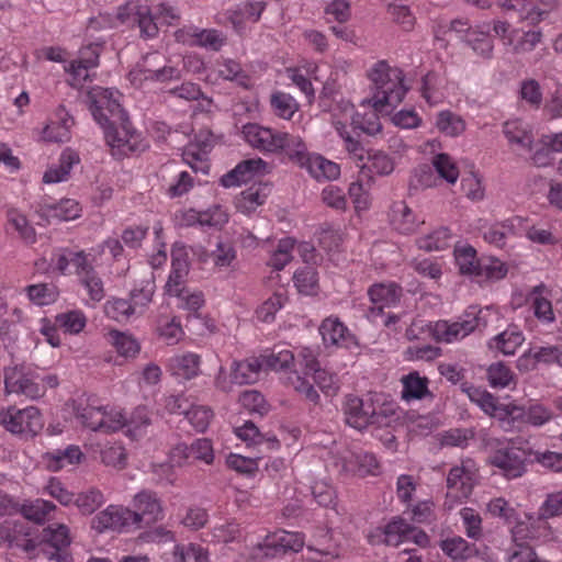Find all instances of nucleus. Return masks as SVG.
I'll list each match as a JSON object with an SVG mask.
<instances>
[{
	"instance_id": "nucleus-1",
	"label": "nucleus",
	"mask_w": 562,
	"mask_h": 562,
	"mask_svg": "<svg viewBox=\"0 0 562 562\" xmlns=\"http://www.w3.org/2000/svg\"><path fill=\"white\" fill-rule=\"evenodd\" d=\"M119 92L93 87L88 92L90 111L94 120L104 130L106 143L119 149H134L131 144L133 133L126 126V114L119 102Z\"/></svg>"
},
{
	"instance_id": "nucleus-2",
	"label": "nucleus",
	"mask_w": 562,
	"mask_h": 562,
	"mask_svg": "<svg viewBox=\"0 0 562 562\" xmlns=\"http://www.w3.org/2000/svg\"><path fill=\"white\" fill-rule=\"evenodd\" d=\"M368 77L375 88V93L364 103H372L375 109L395 108L407 91L404 86V74L400 68L391 67L385 60L375 63L368 71Z\"/></svg>"
},
{
	"instance_id": "nucleus-3",
	"label": "nucleus",
	"mask_w": 562,
	"mask_h": 562,
	"mask_svg": "<svg viewBox=\"0 0 562 562\" xmlns=\"http://www.w3.org/2000/svg\"><path fill=\"white\" fill-rule=\"evenodd\" d=\"M244 140L254 149L265 154L286 151L293 155L304 156L305 144L303 140L285 132L272 130L258 123H247L241 127Z\"/></svg>"
},
{
	"instance_id": "nucleus-4",
	"label": "nucleus",
	"mask_w": 562,
	"mask_h": 562,
	"mask_svg": "<svg viewBox=\"0 0 562 562\" xmlns=\"http://www.w3.org/2000/svg\"><path fill=\"white\" fill-rule=\"evenodd\" d=\"M71 406L82 425L93 431L111 434L123 429L127 424V417L122 411L101 405L93 396H87L86 404L74 400Z\"/></svg>"
},
{
	"instance_id": "nucleus-5",
	"label": "nucleus",
	"mask_w": 562,
	"mask_h": 562,
	"mask_svg": "<svg viewBox=\"0 0 562 562\" xmlns=\"http://www.w3.org/2000/svg\"><path fill=\"white\" fill-rule=\"evenodd\" d=\"M492 308L476 310L470 307L463 317L457 322L438 321L430 325V333L435 340L451 344L457 340L463 339L481 326H486V314L491 313Z\"/></svg>"
},
{
	"instance_id": "nucleus-6",
	"label": "nucleus",
	"mask_w": 562,
	"mask_h": 562,
	"mask_svg": "<svg viewBox=\"0 0 562 562\" xmlns=\"http://www.w3.org/2000/svg\"><path fill=\"white\" fill-rule=\"evenodd\" d=\"M0 424L8 431L24 438H33L44 426L41 413L34 406L26 408L10 406L8 409L1 411Z\"/></svg>"
},
{
	"instance_id": "nucleus-7",
	"label": "nucleus",
	"mask_w": 562,
	"mask_h": 562,
	"mask_svg": "<svg viewBox=\"0 0 562 562\" xmlns=\"http://www.w3.org/2000/svg\"><path fill=\"white\" fill-rule=\"evenodd\" d=\"M532 452L528 447L517 446L510 441L508 446L499 448L490 457V463L499 469L506 479L520 477L526 472V463Z\"/></svg>"
},
{
	"instance_id": "nucleus-8",
	"label": "nucleus",
	"mask_w": 562,
	"mask_h": 562,
	"mask_svg": "<svg viewBox=\"0 0 562 562\" xmlns=\"http://www.w3.org/2000/svg\"><path fill=\"white\" fill-rule=\"evenodd\" d=\"M161 56L157 53L148 54L142 63H138L128 74L130 81L140 87L145 81L165 82L180 77V71L175 67H159Z\"/></svg>"
},
{
	"instance_id": "nucleus-9",
	"label": "nucleus",
	"mask_w": 562,
	"mask_h": 562,
	"mask_svg": "<svg viewBox=\"0 0 562 562\" xmlns=\"http://www.w3.org/2000/svg\"><path fill=\"white\" fill-rule=\"evenodd\" d=\"M133 506L131 519L136 528L148 527L162 518L161 502L155 492H139L134 496Z\"/></svg>"
},
{
	"instance_id": "nucleus-10",
	"label": "nucleus",
	"mask_w": 562,
	"mask_h": 562,
	"mask_svg": "<svg viewBox=\"0 0 562 562\" xmlns=\"http://www.w3.org/2000/svg\"><path fill=\"white\" fill-rule=\"evenodd\" d=\"M370 105L371 109L363 112L358 113L355 112L353 104L349 101H341L337 104L336 110H339L337 113L341 120H344L347 124L353 125L356 128L361 130L362 132L369 135H375L381 132L382 124L380 122L379 112L385 110V108L375 109L372 103H362Z\"/></svg>"
},
{
	"instance_id": "nucleus-11",
	"label": "nucleus",
	"mask_w": 562,
	"mask_h": 562,
	"mask_svg": "<svg viewBox=\"0 0 562 562\" xmlns=\"http://www.w3.org/2000/svg\"><path fill=\"white\" fill-rule=\"evenodd\" d=\"M476 483V470L471 461L453 467L447 477L448 497L454 499L468 498Z\"/></svg>"
},
{
	"instance_id": "nucleus-12",
	"label": "nucleus",
	"mask_w": 562,
	"mask_h": 562,
	"mask_svg": "<svg viewBox=\"0 0 562 562\" xmlns=\"http://www.w3.org/2000/svg\"><path fill=\"white\" fill-rule=\"evenodd\" d=\"M368 295L373 304L368 317L374 322L384 307H392L400 302L402 289L395 282L375 283L369 288Z\"/></svg>"
},
{
	"instance_id": "nucleus-13",
	"label": "nucleus",
	"mask_w": 562,
	"mask_h": 562,
	"mask_svg": "<svg viewBox=\"0 0 562 562\" xmlns=\"http://www.w3.org/2000/svg\"><path fill=\"white\" fill-rule=\"evenodd\" d=\"M117 19L122 23L137 24L140 34L146 37H154L158 32V27L147 5L127 3L119 9Z\"/></svg>"
},
{
	"instance_id": "nucleus-14",
	"label": "nucleus",
	"mask_w": 562,
	"mask_h": 562,
	"mask_svg": "<svg viewBox=\"0 0 562 562\" xmlns=\"http://www.w3.org/2000/svg\"><path fill=\"white\" fill-rule=\"evenodd\" d=\"M341 471L353 475L366 477L380 473V463L375 456L368 451H350L339 459Z\"/></svg>"
},
{
	"instance_id": "nucleus-15",
	"label": "nucleus",
	"mask_w": 562,
	"mask_h": 562,
	"mask_svg": "<svg viewBox=\"0 0 562 562\" xmlns=\"http://www.w3.org/2000/svg\"><path fill=\"white\" fill-rule=\"evenodd\" d=\"M267 167L268 164L261 158L243 160L221 178V184L225 188L239 186L251 180L255 176L265 175Z\"/></svg>"
},
{
	"instance_id": "nucleus-16",
	"label": "nucleus",
	"mask_w": 562,
	"mask_h": 562,
	"mask_svg": "<svg viewBox=\"0 0 562 562\" xmlns=\"http://www.w3.org/2000/svg\"><path fill=\"white\" fill-rule=\"evenodd\" d=\"M128 526H133L131 509L114 505H110L92 519V528L98 532L108 529L121 530Z\"/></svg>"
},
{
	"instance_id": "nucleus-17",
	"label": "nucleus",
	"mask_w": 562,
	"mask_h": 562,
	"mask_svg": "<svg viewBox=\"0 0 562 562\" xmlns=\"http://www.w3.org/2000/svg\"><path fill=\"white\" fill-rule=\"evenodd\" d=\"M201 358L193 352L175 355L169 358L167 369L178 382L189 381L200 373Z\"/></svg>"
},
{
	"instance_id": "nucleus-18",
	"label": "nucleus",
	"mask_w": 562,
	"mask_h": 562,
	"mask_svg": "<svg viewBox=\"0 0 562 562\" xmlns=\"http://www.w3.org/2000/svg\"><path fill=\"white\" fill-rule=\"evenodd\" d=\"M23 524L16 521H5L0 525V544H7L9 548H21L25 552H31L36 548L33 539Z\"/></svg>"
},
{
	"instance_id": "nucleus-19",
	"label": "nucleus",
	"mask_w": 562,
	"mask_h": 562,
	"mask_svg": "<svg viewBox=\"0 0 562 562\" xmlns=\"http://www.w3.org/2000/svg\"><path fill=\"white\" fill-rule=\"evenodd\" d=\"M302 164H306L308 172L317 180H334L340 175L339 166L330 160H327L321 155H308L305 149L304 156L293 155Z\"/></svg>"
},
{
	"instance_id": "nucleus-20",
	"label": "nucleus",
	"mask_w": 562,
	"mask_h": 562,
	"mask_svg": "<svg viewBox=\"0 0 562 562\" xmlns=\"http://www.w3.org/2000/svg\"><path fill=\"white\" fill-rule=\"evenodd\" d=\"M304 546V540L301 535L280 531L274 533L272 537H268L262 549H265V555L276 557L283 554L288 551L297 552Z\"/></svg>"
},
{
	"instance_id": "nucleus-21",
	"label": "nucleus",
	"mask_w": 562,
	"mask_h": 562,
	"mask_svg": "<svg viewBox=\"0 0 562 562\" xmlns=\"http://www.w3.org/2000/svg\"><path fill=\"white\" fill-rule=\"evenodd\" d=\"M524 341L522 331L516 325H509L504 331L490 339L488 348L504 356H513Z\"/></svg>"
},
{
	"instance_id": "nucleus-22",
	"label": "nucleus",
	"mask_w": 562,
	"mask_h": 562,
	"mask_svg": "<svg viewBox=\"0 0 562 562\" xmlns=\"http://www.w3.org/2000/svg\"><path fill=\"white\" fill-rule=\"evenodd\" d=\"M269 194V188L265 184H252L246 190L241 191L235 198V206L237 211L243 214H251L259 206L266 203Z\"/></svg>"
},
{
	"instance_id": "nucleus-23",
	"label": "nucleus",
	"mask_w": 562,
	"mask_h": 562,
	"mask_svg": "<svg viewBox=\"0 0 562 562\" xmlns=\"http://www.w3.org/2000/svg\"><path fill=\"white\" fill-rule=\"evenodd\" d=\"M80 162V158L77 151L71 148L63 150L58 165L50 166L43 176L45 183H58L66 181L70 175V171L75 165Z\"/></svg>"
},
{
	"instance_id": "nucleus-24",
	"label": "nucleus",
	"mask_w": 562,
	"mask_h": 562,
	"mask_svg": "<svg viewBox=\"0 0 562 562\" xmlns=\"http://www.w3.org/2000/svg\"><path fill=\"white\" fill-rule=\"evenodd\" d=\"M469 398L482 408L488 415H499L509 417V407L512 404H502L486 389H462Z\"/></svg>"
},
{
	"instance_id": "nucleus-25",
	"label": "nucleus",
	"mask_w": 562,
	"mask_h": 562,
	"mask_svg": "<svg viewBox=\"0 0 562 562\" xmlns=\"http://www.w3.org/2000/svg\"><path fill=\"white\" fill-rule=\"evenodd\" d=\"M509 409V417L520 419L532 426H542L553 417V413L539 403L531 404L527 408L513 404Z\"/></svg>"
},
{
	"instance_id": "nucleus-26",
	"label": "nucleus",
	"mask_w": 562,
	"mask_h": 562,
	"mask_svg": "<svg viewBox=\"0 0 562 562\" xmlns=\"http://www.w3.org/2000/svg\"><path fill=\"white\" fill-rule=\"evenodd\" d=\"M503 134L512 146L530 150L533 144L531 130L520 120H509L503 124Z\"/></svg>"
},
{
	"instance_id": "nucleus-27",
	"label": "nucleus",
	"mask_w": 562,
	"mask_h": 562,
	"mask_svg": "<svg viewBox=\"0 0 562 562\" xmlns=\"http://www.w3.org/2000/svg\"><path fill=\"white\" fill-rule=\"evenodd\" d=\"M392 226L402 234H412L419 225V221L412 209L403 201L393 203L390 213Z\"/></svg>"
},
{
	"instance_id": "nucleus-28",
	"label": "nucleus",
	"mask_w": 562,
	"mask_h": 562,
	"mask_svg": "<svg viewBox=\"0 0 562 562\" xmlns=\"http://www.w3.org/2000/svg\"><path fill=\"white\" fill-rule=\"evenodd\" d=\"M260 361L257 358L234 362L231 382L236 385L255 384L261 375Z\"/></svg>"
},
{
	"instance_id": "nucleus-29",
	"label": "nucleus",
	"mask_w": 562,
	"mask_h": 562,
	"mask_svg": "<svg viewBox=\"0 0 562 562\" xmlns=\"http://www.w3.org/2000/svg\"><path fill=\"white\" fill-rule=\"evenodd\" d=\"M82 458L83 453L78 446H69L65 450L45 452L42 456L43 462L50 471H59L65 464H77Z\"/></svg>"
},
{
	"instance_id": "nucleus-30",
	"label": "nucleus",
	"mask_w": 562,
	"mask_h": 562,
	"mask_svg": "<svg viewBox=\"0 0 562 562\" xmlns=\"http://www.w3.org/2000/svg\"><path fill=\"white\" fill-rule=\"evenodd\" d=\"M440 548L450 559L460 562L476 555L474 544L469 543L461 537H452L440 542Z\"/></svg>"
},
{
	"instance_id": "nucleus-31",
	"label": "nucleus",
	"mask_w": 562,
	"mask_h": 562,
	"mask_svg": "<svg viewBox=\"0 0 562 562\" xmlns=\"http://www.w3.org/2000/svg\"><path fill=\"white\" fill-rule=\"evenodd\" d=\"M246 78L247 77L240 64L234 59L217 60L209 75V79L213 82H216L218 79H223L229 81L236 80L239 83H244Z\"/></svg>"
},
{
	"instance_id": "nucleus-32",
	"label": "nucleus",
	"mask_w": 562,
	"mask_h": 562,
	"mask_svg": "<svg viewBox=\"0 0 562 562\" xmlns=\"http://www.w3.org/2000/svg\"><path fill=\"white\" fill-rule=\"evenodd\" d=\"M266 3L262 1L245 2L229 13V20L234 27L239 31L243 29V24L246 21L257 22L262 11L265 10Z\"/></svg>"
},
{
	"instance_id": "nucleus-33",
	"label": "nucleus",
	"mask_w": 562,
	"mask_h": 562,
	"mask_svg": "<svg viewBox=\"0 0 562 562\" xmlns=\"http://www.w3.org/2000/svg\"><path fill=\"white\" fill-rule=\"evenodd\" d=\"M55 322L65 334L78 335L86 328L88 319L82 311L71 310L57 314Z\"/></svg>"
},
{
	"instance_id": "nucleus-34",
	"label": "nucleus",
	"mask_w": 562,
	"mask_h": 562,
	"mask_svg": "<svg viewBox=\"0 0 562 562\" xmlns=\"http://www.w3.org/2000/svg\"><path fill=\"white\" fill-rule=\"evenodd\" d=\"M346 422L356 429H362L369 426L370 414L363 408V401L357 396L349 395L346 402Z\"/></svg>"
},
{
	"instance_id": "nucleus-35",
	"label": "nucleus",
	"mask_w": 562,
	"mask_h": 562,
	"mask_svg": "<svg viewBox=\"0 0 562 562\" xmlns=\"http://www.w3.org/2000/svg\"><path fill=\"white\" fill-rule=\"evenodd\" d=\"M319 333L326 346H340L348 334L347 327L336 317H328L319 326Z\"/></svg>"
},
{
	"instance_id": "nucleus-36",
	"label": "nucleus",
	"mask_w": 562,
	"mask_h": 562,
	"mask_svg": "<svg viewBox=\"0 0 562 562\" xmlns=\"http://www.w3.org/2000/svg\"><path fill=\"white\" fill-rule=\"evenodd\" d=\"M394 170V164L384 153H375L368 158V162L360 167V175L371 180V173L387 176Z\"/></svg>"
},
{
	"instance_id": "nucleus-37",
	"label": "nucleus",
	"mask_w": 562,
	"mask_h": 562,
	"mask_svg": "<svg viewBox=\"0 0 562 562\" xmlns=\"http://www.w3.org/2000/svg\"><path fill=\"white\" fill-rule=\"evenodd\" d=\"M371 180L359 173L357 181L349 186V196L357 211H366L371 205Z\"/></svg>"
},
{
	"instance_id": "nucleus-38",
	"label": "nucleus",
	"mask_w": 562,
	"mask_h": 562,
	"mask_svg": "<svg viewBox=\"0 0 562 562\" xmlns=\"http://www.w3.org/2000/svg\"><path fill=\"white\" fill-rule=\"evenodd\" d=\"M108 341L123 357H135L139 350V342L130 334L119 330H110L106 335Z\"/></svg>"
},
{
	"instance_id": "nucleus-39",
	"label": "nucleus",
	"mask_w": 562,
	"mask_h": 562,
	"mask_svg": "<svg viewBox=\"0 0 562 562\" xmlns=\"http://www.w3.org/2000/svg\"><path fill=\"white\" fill-rule=\"evenodd\" d=\"M436 127L442 134L450 137H456L465 131L467 124L460 115L449 110H445L437 114Z\"/></svg>"
},
{
	"instance_id": "nucleus-40",
	"label": "nucleus",
	"mask_w": 562,
	"mask_h": 562,
	"mask_svg": "<svg viewBox=\"0 0 562 562\" xmlns=\"http://www.w3.org/2000/svg\"><path fill=\"white\" fill-rule=\"evenodd\" d=\"M454 258L462 274L475 277L481 259L476 258V250L472 246L463 245L456 247Z\"/></svg>"
},
{
	"instance_id": "nucleus-41",
	"label": "nucleus",
	"mask_w": 562,
	"mask_h": 562,
	"mask_svg": "<svg viewBox=\"0 0 562 562\" xmlns=\"http://www.w3.org/2000/svg\"><path fill=\"white\" fill-rule=\"evenodd\" d=\"M46 215L57 221H71L80 216L81 207L76 200L64 199L46 206Z\"/></svg>"
},
{
	"instance_id": "nucleus-42",
	"label": "nucleus",
	"mask_w": 562,
	"mask_h": 562,
	"mask_svg": "<svg viewBox=\"0 0 562 562\" xmlns=\"http://www.w3.org/2000/svg\"><path fill=\"white\" fill-rule=\"evenodd\" d=\"M257 360L260 361L261 372H266L267 369L279 371L289 368L293 363L294 356L288 349L272 350L269 353L261 355Z\"/></svg>"
},
{
	"instance_id": "nucleus-43",
	"label": "nucleus",
	"mask_w": 562,
	"mask_h": 562,
	"mask_svg": "<svg viewBox=\"0 0 562 562\" xmlns=\"http://www.w3.org/2000/svg\"><path fill=\"white\" fill-rule=\"evenodd\" d=\"M8 223L19 234V237L27 245H32L36 241V232L30 224L26 216L18 210H9L7 213Z\"/></svg>"
},
{
	"instance_id": "nucleus-44",
	"label": "nucleus",
	"mask_w": 562,
	"mask_h": 562,
	"mask_svg": "<svg viewBox=\"0 0 562 562\" xmlns=\"http://www.w3.org/2000/svg\"><path fill=\"white\" fill-rule=\"evenodd\" d=\"M451 234L447 227H440L417 239V245L426 251H438L449 247Z\"/></svg>"
},
{
	"instance_id": "nucleus-45",
	"label": "nucleus",
	"mask_w": 562,
	"mask_h": 562,
	"mask_svg": "<svg viewBox=\"0 0 562 562\" xmlns=\"http://www.w3.org/2000/svg\"><path fill=\"white\" fill-rule=\"evenodd\" d=\"M509 11L518 13L519 20L530 25L542 22L543 12L538 11V5L533 0H512Z\"/></svg>"
},
{
	"instance_id": "nucleus-46",
	"label": "nucleus",
	"mask_w": 562,
	"mask_h": 562,
	"mask_svg": "<svg viewBox=\"0 0 562 562\" xmlns=\"http://www.w3.org/2000/svg\"><path fill=\"white\" fill-rule=\"evenodd\" d=\"M239 402L251 414L263 416L270 411V404L258 390H246L239 396Z\"/></svg>"
},
{
	"instance_id": "nucleus-47",
	"label": "nucleus",
	"mask_w": 562,
	"mask_h": 562,
	"mask_svg": "<svg viewBox=\"0 0 562 562\" xmlns=\"http://www.w3.org/2000/svg\"><path fill=\"white\" fill-rule=\"evenodd\" d=\"M135 312V305L124 299H111L104 304L105 315L116 322L127 321Z\"/></svg>"
},
{
	"instance_id": "nucleus-48",
	"label": "nucleus",
	"mask_w": 562,
	"mask_h": 562,
	"mask_svg": "<svg viewBox=\"0 0 562 562\" xmlns=\"http://www.w3.org/2000/svg\"><path fill=\"white\" fill-rule=\"evenodd\" d=\"M56 508V506L44 499H35L25 503L21 506L20 513L24 518L41 524L45 520L46 516Z\"/></svg>"
},
{
	"instance_id": "nucleus-49",
	"label": "nucleus",
	"mask_w": 562,
	"mask_h": 562,
	"mask_svg": "<svg viewBox=\"0 0 562 562\" xmlns=\"http://www.w3.org/2000/svg\"><path fill=\"white\" fill-rule=\"evenodd\" d=\"M43 541L46 550H63L70 544L69 530L65 525H58L56 528H45L43 530Z\"/></svg>"
},
{
	"instance_id": "nucleus-50",
	"label": "nucleus",
	"mask_w": 562,
	"mask_h": 562,
	"mask_svg": "<svg viewBox=\"0 0 562 562\" xmlns=\"http://www.w3.org/2000/svg\"><path fill=\"white\" fill-rule=\"evenodd\" d=\"M175 562H207L205 549L195 543L177 544L173 550Z\"/></svg>"
},
{
	"instance_id": "nucleus-51",
	"label": "nucleus",
	"mask_w": 562,
	"mask_h": 562,
	"mask_svg": "<svg viewBox=\"0 0 562 562\" xmlns=\"http://www.w3.org/2000/svg\"><path fill=\"white\" fill-rule=\"evenodd\" d=\"M271 106L276 115L284 120H291L299 109L294 98L281 91L271 95Z\"/></svg>"
},
{
	"instance_id": "nucleus-52",
	"label": "nucleus",
	"mask_w": 562,
	"mask_h": 562,
	"mask_svg": "<svg viewBox=\"0 0 562 562\" xmlns=\"http://www.w3.org/2000/svg\"><path fill=\"white\" fill-rule=\"evenodd\" d=\"M409 525L402 518H396L389 522L384 528V542L387 546L397 547L407 541Z\"/></svg>"
},
{
	"instance_id": "nucleus-53",
	"label": "nucleus",
	"mask_w": 562,
	"mask_h": 562,
	"mask_svg": "<svg viewBox=\"0 0 562 562\" xmlns=\"http://www.w3.org/2000/svg\"><path fill=\"white\" fill-rule=\"evenodd\" d=\"M294 240L290 237L280 239L277 249L272 252L268 265L274 270H282L292 259Z\"/></svg>"
},
{
	"instance_id": "nucleus-54",
	"label": "nucleus",
	"mask_w": 562,
	"mask_h": 562,
	"mask_svg": "<svg viewBox=\"0 0 562 562\" xmlns=\"http://www.w3.org/2000/svg\"><path fill=\"white\" fill-rule=\"evenodd\" d=\"M294 284L301 293L314 294L317 290V272L312 267H303L295 271L293 276Z\"/></svg>"
},
{
	"instance_id": "nucleus-55",
	"label": "nucleus",
	"mask_w": 562,
	"mask_h": 562,
	"mask_svg": "<svg viewBox=\"0 0 562 562\" xmlns=\"http://www.w3.org/2000/svg\"><path fill=\"white\" fill-rule=\"evenodd\" d=\"M542 41V33L539 30H530L522 33V35L515 42L509 37L507 45L512 46L514 54H526L532 52L537 45Z\"/></svg>"
},
{
	"instance_id": "nucleus-56",
	"label": "nucleus",
	"mask_w": 562,
	"mask_h": 562,
	"mask_svg": "<svg viewBox=\"0 0 562 562\" xmlns=\"http://www.w3.org/2000/svg\"><path fill=\"white\" fill-rule=\"evenodd\" d=\"M333 124L339 136L344 139L348 153L355 158L362 160L364 149L362 145L347 132V123L341 120L338 114L334 113Z\"/></svg>"
},
{
	"instance_id": "nucleus-57",
	"label": "nucleus",
	"mask_w": 562,
	"mask_h": 562,
	"mask_svg": "<svg viewBox=\"0 0 562 562\" xmlns=\"http://www.w3.org/2000/svg\"><path fill=\"white\" fill-rule=\"evenodd\" d=\"M467 44L481 57L490 58L493 53V42L485 32L471 30L465 36Z\"/></svg>"
},
{
	"instance_id": "nucleus-58",
	"label": "nucleus",
	"mask_w": 562,
	"mask_h": 562,
	"mask_svg": "<svg viewBox=\"0 0 562 562\" xmlns=\"http://www.w3.org/2000/svg\"><path fill=\"white\" fill-rule=\"evenodd\" d=\"M440 86L441 81L434 72H429L423 78L420 87L422 95L430 105L438 104L443 99Z\"/></svg>"
},
{
	"instance_id": "nucleus-59",
	"label": "nucleus",
	"mask_w": 562,
	"mask_h": 562,
	"mask_svg": "<svg viewBox=\"0 0 562 562\" xmlns=\"http://www.w3.org/2000/svg\"><path fill=\"white\" fill-rule=\"evenodd\" d=\"M486 376L491 386H508L514 382L515 374L507 364L498 361L487 368Z\"/></svg>"
},
{
	"instance_id": "nucleus-60",
	"label": "nucleus",
	"mask_w": 562,
	"mask_h": 562,
	"mask_svg": "<svg viewBox=\"0 0 562 562\" xmlns=\"http://www.w3.org/2000/svg\"><path fill=\"white\" fill-rule=\"evenodd\" d=\"M286 297L282 293H274L269 299H267L257 310V317L261 322L271 323L278 311H280Z\"/></svg>"
},
{
	"instance_id": "nucleus-61",
	"label": "nucleus",
	"mask_w": 562,
	"mask_h": 562,
	"mask_svg": "<svg viewBox=\"0 0 562 562\" xmlns=\"http://www.w3.org/2000/svg\"><path fill=\"white\" fill-rule=\"evenodd\" d=\"M71 120L50 122L43 130V138L47 142L65 143L70 139Z\"/></svg>"
},
{
	"instance_id": "nucleus-62",
	"label": "nucleus",
	"mask_w": 562,
	"mask_h": 562,
	"mask_svg": "<svg viewBox=\"0 0 562 562\" xmlns=\"http://www.w3.org/2000/svg\"><path fill=\"white\" fill-rule=\"evenodd\" d=\"M514 226V220L490 226L483 232V238L488 244L501 248L505 245L506 236L513 233Z\"/></svg>"
},
{
	"instance_id": "nucleus-63",
	"label": "nucleus",
	"mask_w": 562,
	"mask_h": 562,
	"mask_svg": "<svg viewBox=\"0 0 562 562\" xmlns=\"http://www.w3.org/2000/svg\"><path fill=\"white\" fill-rule=\"evenodd\" d=\"M519 97L533 109H539L542 103V90L536 79L522 80L519 88Z\"/></svg>"
},
{
	"instance_id": "nucleus-64",
	"label": "nucleus",
	"mask_w": 562,
	"mask_h": 562,
	"mask_svg": "<svg viewBox=\"0 0 562 562\" xmlns=\"http://www.w3.org/2000/svg\"><path fill=\"white\" fill-rule=\"evenodd\" d=\"M432 165L441 178L449 183H456L459 178V169L449 155L439 154L435 156Z\"/></svg>"
}]
</instances>
